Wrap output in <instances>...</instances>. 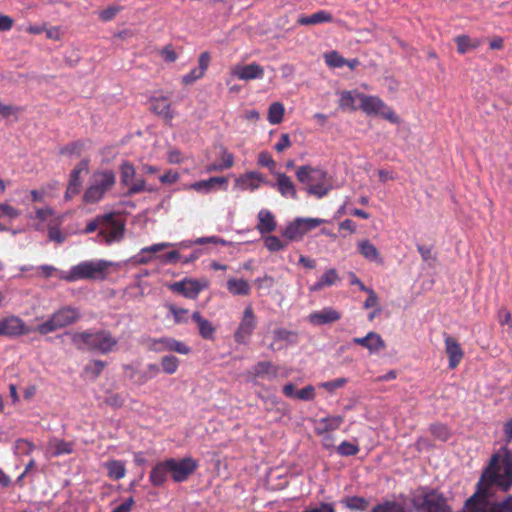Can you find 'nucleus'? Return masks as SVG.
I'll return each mask as SVG.
<instances>
[{
    "mask_svg": "<svg viewBox=\"0 0 512 512\" xmlns=\"http://www.w3.org/2000/svg\"><path fill=\"white\" fill-rule=\"evenodd\" d=\"M109 266L111 263L102 259L82 261L72 266L68 272H60V279L67 282L103 280Z\"/></svg>",
    "mask_w": 512,
    "mask_h": 512,
    "instance_id": "obj_4",
    "label": "nucleus"
},
{
    "mask_svg": "<svg viewBox=\"0 0 512 512\" xmlns=\"http://www.w3.org/2000/svg\"><path fill=\"white\" fill-rule=\"evenodd\" d=\"M120 10H121V8L119 6L112 5L108 8L100 11L99 17L101 20L107 22V21L112 20Z\"/></svg>",
    "mask_w": 512,
    "mask_h": 512,
    "instance_id": "obj_61",
    "label": "nucleus"
},
{
    "mask_svg": "<svg viewBox=\"0 0 512 512\" xmlns=\"http://www.w3.org/2000/svg\"><path fill=\"white\" fill-rule=\"evenodd\" d=\"M106 363L102 360H92L84 368V371L92 379H96L103 371Z\"/></svg>",
    "mask_w": 512,
    "mask_h": 512,
    "instance_id": "obj_47",
    "label": "nucleus"
},
{
    "mask_svg": "<svg viewBox=\"0 0 512 512\" xmlns=\"http://www.w3.org/2000/svg\"><path fill=\"white\" fill-rule=\"evenodd\" d=\"M357 94L358 93L352 92V91H343L340 94V100H339L340 107L343 109L355 110L356 109L355 99L358 98Z\"/></svg>",
    "mask_w": 512,
    "mask_h": 512,
    "instance_id": "obj_48",
    "label": "nucleus"
},
{
    "mask_svg": "<svg viewBox=\"0 0 512 512\" xmlns=\"http://www.w3.org/2000/svg\"><path fill=\"white\" fill-rule=\"evenodd\" d=\"M340 502L345 508L358 512L365 511L370 504L368 499L360 496H347L344 497Z\"/></svg>",
    "mask_w": 512,
    "mask_h": 512,
    "instance_id": "obj_39",
    "label": "nucleus"
},
{
    "mask_svg": "<svg viewBox=\"0 0 512 512\" xmlns=\"http://www.w3.org/2000/svg\"><path fill=\"white\" fill-rule=\"evenodd\" d=\"M150 109L153 113L169 123L175 116L174 111L171 109L170 103H168V97L166 96L150 98Z\"/></svg>",
    "mask_w": 512,
    "mask_h": 512,
    "instance_id": "obj_24",
    "label": "nucleus"
},
{
    "mask_svg": "<svg viewBox=\"0 0 512 512\" xmlns=\"http://www.w3.org/2000/svg\"><path fill=\"white\" fill-rule=\"evenodd\" d=\"M324 222L325 220L320 218L297 217L286 225L281 234L289 242L300 241L307 232Z\"/></svg>",
    "mask_w": 512,
    "mask_h": 512,
    "instance_id": "obj_7",
    "label": "nucleus"
},
{
    "mask_svg": "<svg viewBox=\"0 0 512 512\" xmlns=\"http://www.w3.org/2000/svg\"><path fill=\"white\" fill-rule=\"evenodd\" d=\"M169 476L171 477V470L167 458L153 465L149 474V482L153 487H162L167 482Z\"/></svg>",
    "mask_w": 512,
    "mask_h": 512,
    "instance_id": "obj_22",
    "label": "nucleus"
},
{
    "mask_svg": "<svg viewBox=\"0 0 512 512\" xmlns=\"http://www.w3.org/2000/svg\"><path fill=\"white\" fill-rule=\"evenodd\" d=\"M63 336H69L72 344L78 350L109 354L116 351L118 347V339L105 329H89L82 332L66 331ZM57 337L60 338L62 335Z\"/></svg>",
    "mask_w": 512,
    "mask_h": 512,
    "instance_id": "obj_2",
    "label": "nucleus"
},
{
    "mask_svg": "<svg viewBox=\"0 0 512 512\" xmlns=\"http://www.w3.org/2000/svg\"><path fill=\"white\" fill-rule=\"evenodd\" d=\"M170 245L169 247H176L178 249H189L191 247H193L194 245H204V244H221L223 246H225L227 244V242L218 237V236H206V237H199V238H196L195 240H183V241H180V242H177V243H170L168 242Z\"/></svg>",
    "mask_w": 512,
    "mask_h": 512,
    "instance_id": "obj_29",
    "label": "nucleus"
},
{
    "mask_svg": "<svg viewBox=\"0 0 512 512\" xmlns=\"http://www.w3.org/2000/svg\"><path fill=\"white\" fill-rule=\"evenodd\" d=\"M231 74L243 81L262 79L264 77V68L257 63L236 65L232 68Z\"/></svg>",
    "mask_w": 512,
    "mask_h": 512,
    "instance_id": "obj_20",
    "label": "nucleus"
},
{
    "mask_svg": "<svg viewBox=\"0 0 512 512\" xmlns=\"http://www.w3.org/2000/svg\"><path fill=\"white\" fill-rule=\"evenodd\" d=\"M135 501L133 497L125 499L122 503L114 507L111 512H130Z\"/></svg>",
    "mask_w": 512,
    "mask_h": 512,
    "instance_id": "obj_63",
    "label": "nucleus"
},
{
    "mask_svg": "<svg viewBox=\"0 0 512 512\" xmlns=\"http://www.w3.org/2000/svg\"><path fill=\"white\" fill-rule=\"evenodd\" d=\"M352 343L366 348L370 354H377L386 347L381 335L372 331L364 337L353 338Z\"/></svg>",
    "mask_w": 512,
    "mask_h": 512,
    "instance_id": "obj_21",
    "label": "nucleus"
},
{
    "mask_svg": "<svg viewBox=\"0 0 512 512\" xmlns=\"http://www.w3.org/2000/svg\"><path fill=\"white\" fill-rule=\"evenodd\" d=\"M209 282L206 279L184 278L171 283L168 288L174 293L180 294L188 299H196L201 291L206 289Z\"/></svg>",
    "mask_w": 512,
    "mask_h": 512,
    "instance_id": "obj_11",
    "label": "nucleus"
},
{
    "mask_svg": "<svg viewBox=\"0 0 512 512\" xmlns=\"http://www.w3.org/2000/svg\"><path fill=\"white\" fill-rule=\"evenodd\" d=\"M179 367V359L174 355H165L161 358V368L162 370L172 375L174 374Z\"/></svg>",
    "mask_w": 512,
    "mask_h": 512,
    "instance_id": "obj_46",
    "label": "nucleus"
},
{
    "mask_svg": "<svg viewBox=\"0 0 512 512\" xmlns=\"http://www.w3.org/2000/svg\"><path fill=\"white\" fill-rule=\"evenodd\" d=\"M445 351L449 359V368L455 369L461 362L464 352L460 344L451 336L446 335L444 338Z\"/></svg>",
    "mask_w": 512,
    "mask_h": 512,
    "instance_id": "obj_26",
    "label": "nucleus"
},
{
    "mask_svg": "<svg viewBox=\"0 0 512 512\" xmlns=\"http://www.w3.org/2000/svg\"><path fill=\"white\" fill-rule=\"evenodd\" d=\"M359 450L358 444L349 441H343L337 447V453L344 457L354 456Z\"/></svg>",
    "mask_w": 512,
    "mask_h": 512,
    "instance_id": "obj_50",
    "label": "nucleus"
},
{
    "mask_svg": "<svg viewBox=\"0 0 512 512\" xmlns=\"http://www.w3.org/2000/svg\"><path fill=\"white\" fill-rule=\"evenodd\" d=\"M269 183L266 178L259 172L250 171L240 175L235 180V188L241 191H255L262 184Z\"/></svg>",
    "mask_w": 512,
    "mask_h": 512,
    "instance_id": "obj_18",
    "label": "nucleus"
},
{
    "mask_svg": "<svg viewBox=\"0 0 512 512\" xmlns=\"http://www.w3.org/2000/svg\"><path fill=\"white\" fill-rule=\"evenodd\" d=\"M104 467L107 470V475L113 480H120L125 477L126 467L121 460H110L105 462Z\"/></svg>",
    "mask_w": 512,
    "mask_h": 512,
    "instance_id": "obj_40",
    "label": "nucleus"
},
{
    "mask_svg": "<svg viewBox=\"0 0 512 512\" xmlns=\"http://www.w3.org/2000/svg\"><path fill=\"white\" fill-rule=\"evenodd\" d=\"M171 470V479L176 483H182L189 479L199 467L196 459L187 456L181 459L168 458Z\"/></svg>",
    "mask_w": 512,
    "mask_h": 512,
    "instance_id": "obj_10",
    "label": "nucleus"
},
{
    "mask_svg": "<svg viewBox=\"0 0 512 512\" xmlns=\"http://www.w3.org/2000/svg\"><path fill=\"white\" fill-rule=\"evenodd\" d=\"M53 215V211L50 208H40L36 211V218L40 221L39 224L35 226V229L38 231H43L44 227L42 223L48 221V219Z\"/></svg>",
    "mask_w": 512,
    "mask_h": 512,
    "instance_id": "obj_55",
    "label": "nucleus"
},
{
    "mask_svg": "<svg viewBox=\"0 0 512 512\" xmlns=\"http://www.w3.org/2000/svg\"><path fill=\"white\" fill-rule=\"evenodd\" d=\"M30 332L31 328L16 315H9L0 319V336L16 338Z\"/></svg>",
    "mask_w": 512,
    "mask_h": 512,
    "instance_id": "obj_14",
    "label": "nucleus"
},
{
    "mask_svg": "<svg viewBox=\"0 0 512 512\" xmlns=\"http://www.w3.org/2000/svg\"><path fill=\"white\" fill-rule=\"evenodd\" d=\"M258 164L269 168L271 171L275 168L276 164L270 153L264 151L258 155Z\"/></svg>",
    "mask_w": 512,
    "mask_h": 512,
    "instance_id": "obj_60",
    "label": "nucleus"
},
{
    "mask_svg": "<svg viewBox=\"0 0 512 512\" xmlns=\"http://www.w3.org/2000/svg\"><path fill=\"white\" fill-rule=\"evenodd\" d=\"M65 235L51 223L48 224V239L56 243H63L65 241Z\"/></svg>",
    "mask_w": 512,
    "mask_h": 512,
    "instance_id": "obj_59",
    "label": "nucleus"
},
{
    "mask_svg": "<svg viewBox=\"0 0 512 512\" xmlns=\"http://www.w3.org/2000/svg\"><path fill=\"white\" fill-rule=\"evenodd\" d=\"M228 186V179L226 177H211L209 179L196 181L185 186V189H190L198 193L209 194L218 189L226 190Z\"/></svg>",
    "mask_w": 512,
    "mask_h": 512,
    "instance_id": "obj_17",
    "label": "nucleus"
},
{
    "mask_svg": "<svg viewBox=\"0 0 512 512\" xmlns=\"http://www.w3.org/2000/svg\"><path fill=\"white\" fill-rule=\"evenodd\" d=\"M315 388L312 385H307L297 391L296 399L302 401H312L315 398Z\"/></svg>",
    "mask_w": 512,
    "mask_h": 512,
    "instance_id": "obj_58",
    "label": "nucleus"
},
{
    "mask_svg": "<svg viewBox=\"0 0 512 512\" xmlns=\"http://www.w3.org/2000/svg\"><path fill=\"white\" fill-rule=\"evenodd\" d=\"M272 341L269 350L276 352L295 345L298 342V334L295 331L283 327L275 328L271 333Z\"/></svg>",
    "mask_w": 512,
    "mask_h": 512,
    "instance_id": "obj_15",
    "label": "nucleus"
},
{
    "mask_svg": "<svg viewBox=\"0 0 512 512\" xmlns=\"http://www.w3.org/2000/svg\"><path fill=\"white\" fill-rule=\"evenodd\" d=\"M502 451V455L495 453L491 456L468 503L478 501L481 507H485V497H494L497 492L506 493L512 489V451L507 448Z\"/></svg>",
    "mask_w": 512,
    "mask_h": 512,
    "instance_id": "obj_1",
    "label": "nucleus"
},
{
    "mask_svg": "<svg viewBox=\"0 0 512 512\" xmlns=\"http://www.w3.org/2000/svg\"><path fill=\"white\" fill-rule=\"evenodd\" d=\"M308 318L311 324L320 326L338 321L341 318V313L332 307H324L310 313Z\"/></svg>",
    "mask_w": 512,
    "mask_h": 512,
    "instance_id": "obj_25",
    "label": "nucleus"
},
{
    "mask_svg": "<svg viewBox=\"0 0 512 512\" xmlns=\"http://www.w3.org/2000/svg\"><path fill=\"white\" fill-rule=\"evenodd\" d=\"M271 370H273V376H276L277 369L272 365L270 361H260L256 363L254 366H252L248 370L247 374L249 375L250 378L256 379L270 374Z\"/></svg>",
    "mask_w": 512,
    "mask_h": 512,
    "instance_id": "obj_38",
    "label": "nucleus"
},
{
    "mask_svg": "<svg viewBox=\"0 0 512 512\" xmlns=\"http://www.w3.org/2000/svg\"><path fill=\"white\" fill-rule=\"evenodd\" d=\"M263 242L266 249L270 252H278L284 250L288 243L281 240L275 235L266 234L263 236Z\"/></svg>",
    "mask_w": 512,
    "mask_h": 512,
    "instance_id": "obj_41",
    "label": "nucleus"
},
{
    "mask_svg": "<svg viewBox=\"0 0 512 512\" xmlns=\"http://www.w3.org/2000/svg\"><path fill=\"white\" fill-rule=\"evenodd\" d=\"M81 186L82 181L80 175L77 174V171H71L65 198L69 200L73 196L77 195L80 192Z\"/></svg>",
    "mask_w": 512,
    "mask_h": 512,
    "instance_id": "obj_42",
    "label": "nucleus"
},
{
    "mask_svg": "<svg viewBox=\"0 0 512 512\" xmlns=\"http://www.w3.org/2000/svg\"><path fill=\"white\" fill-rule=\"evenodd\" d=\"M153 350L156 352H176L181 355H187L191 352V348L188 345L172 337H161L159 339H154Z\"/></svg>",
    "mask_w": 512,
    "mask_h": 512,
    "instance_id": "obj_19",
    "label": "nucleus"
},
{
    "mask_svg": "<svg viewBox=\"0 0 512 512\" xmlns=\"http://www.w3.org/2000/svg\"><path fill=\"white\" fill-rule=\"evenodd\" d=\"M256 326L257 320L254 311L251 306H247L243 311L240 324L234 333L235 342L241 345L248 344Z\"/></svg>",
    "mask_w": 512,
    "mask_h": 512,
    "instance_id": "obj_13",
    "label": "nucleus"
},
{
    "mask_svg": "<svg viewBox=\"0 0 512 512\" xmlns=\"http://www.w3.org/2000/svg\"><path fill=\"white\" fill-rule=\"evenodd\" d=\"M272 187L277 186L278 191L283 197L296 198V189L292 180L284 173L277 175V182L271 184Z\"/></svg>",
    "mask_w": 512,
    "mask_h": 512,
    "instance_id": "obj_35",
    "label": "nucleus"
},
{
    "mask_svg": "<svg viewBox=\"0 0 512 512\" xmlns=\"http://www.w3.org/2000/svg\"><path fill=\"white\" fill-rule=\"evenodd\" d=\"M20 216V211L8 203H0V220L12 221Z\"/></svg>",
    "mask_w": 512,
    "mask_h": 512,
    "instance_id": "obj_49",
    "label": "nucleus"
},
{
    "mask_svg": "<svg viewBox=\"0 0 512 512\" xmlns=\"http://www.w3.org/2000/svg\"><path fill=\"white\" fill-rule=\"evenodd\" d=\"M333 21V16L326 10H319L312 15H301L297 23L299 25H318L323 23H330Z\"/></svg>",
    "mask_w": 512,
    "mask_h": 512,
    "instance_id": "obj_32",
    "label": "nucleus"
},
{
    "mask_svg": "<svg viewBox=\"0 0 512 512\" xmlns=\"http://www.w3.org/2000/svg\"><path fill=\"white\" fill-rule=\"evenodd\" d=\"M347 378H337L331 381L322 382L320 387L324 388L328 392L332 393L336 389L343 387L347 383Z\"/></svg>",
    "mask_w": 512,
    "mask_h": 512,
    "instance_id": "obj_57",
    "label": "nucleus"
},
{
    "mask_svg": "<svg viewBox=\"0 0 512 512\" xmlns=\"http://www.w3.org/2000/svg\"><path fill=\"white\" fill-rule=\"evenodd\" d=\"M302 512H335L333 506L329 503H321L314 507H309Z\"/></svg>",
    "mask_w": 512,
    "mask_h": 512,
    "instance_id": "obj_64",
    "label": "nucleus"
},
{
    "mask_svg": "<svg viewBox=\"0 0 512 512\" xmlns=\"http://www.w3.org/2000/svg\"><path fill=\"white\" fill-rule=\"evenodd\" d=\"M80 316L79 309L72 306H63L51 314L45 321L38 324L35 331L41 335H47L75 324L80 319Z\"/></svg>",
    "mask_w": 512,
    "mask_h": 512,
    "instance_id": "obj_5",
    "label": "nucleus"
},
{
    "mask_svg": "<svg viewBox=\"0 0 512 512\" xmlns=\"http://www.w3.org/2000/svg\"><path fill=\"white\" fill-rule=\"evenodd\" d=\"M284 106L279 102H274L268 109V121L272 125L279 124L283 120Z\"/></svg>",
    "mask_w": 512,
    "mask_h": 512,
    "instance_id": "obj_45",
    "label": "nucleus"
},
{
    "mask_svg": "<svg viewBox=\"0 0 512 512\" xmlns=\"http://www.w3.org/2000/svg\"><path fill=\"white\" fill-rule=\"evenodd\" d=\"M116 183V174L111 169H101L94 171L83 194V202L86 204H95L104 199L106 193L110 191Z\"/></svg>",
    "mask_w": 512,
    "mask_h": 512,
    "instance_id": "obj_3",
    "label": "nucleus"
},
{
    "mask_svg": "<svg viewBox=\"0 0 512 512\" xmlns=\"http://www.w3.org/2000/svg\"><path fill=\"white\" fill-rule=\"evenodd\" d=\"M319 279L325 287L332 286L340 280L339 275L334 268L327 270Z\"/></svg>",
    "mask_w": 512,
    "mask_h": 512,
    "instance_id": "obj_54",
    "label": "nucleus"
},
{
    "mask_svg": "<svg viewBox=\"0 0 512 512\" xmlns=\"http://www.w3.org/2000/svg\"><path fill=\"white\" fill-rule=\"evenodd\" d=\"M358 252L368 261L378 264L383 263V259L376 246L368 239H363L357 243Z\"/></svg>",
    "mask_w": 512,
    "mask_h": 512,
    "instance_id": "obj_31",
    "label": "nucleus"
},
{
    "mask_svg": "<svg viewBox=\"0 0 512 512\" xmlns=\"http://www.w3.org/2000/svg\"><path fill=\"white\" fill-rule=\"evenodd\" d=\"M190 318L197 325L199 335L203 339L214 340L216 328L209 320L204 318L202 314L198 311L193 312Z\"/></svg>",
    "mask_w": 512,
    "mask_h": 512,
    "instance_id": "obj_28",
    "label": "nucleus"
},
{
    "mask_svg": "<svg viewBox=\"0 0 512 512\" xmlns=\"http://www.w3.org/2000/svg\"><path fill=\"white\" fill-rule=\"evenodd\" d=\"M325 60L328 66L334 68H341L345 66V58L337 51H332L325 55Z\"/></svg>",
    "mask_w": 512,
    "mask_h": 512,
    "instance_id": "obj_52",
    "label": "nucleus"
},
{
    "mask_svg": "<svg viewBox=\"0 0 512 512\" xmlns=\"http://www.w3.org/2000/svg\"><path fill=\"white\" fill-rule=\"evenodd\" d=\"M47 452L53 457L70 454L73 452V443L63 439L52 438L48 442Z\"/></svg>",
    "mask_w": 512,
    "mask_h": 512,
    "instance_id": "obj_33",
    "label": "nucleus"
},
{
    "mask_svg": "<svg viewBox=\"0 0 512 512\" xmlns=\"http://www.w3.org/2000/svg\"><path fill=\"white\" fill-rule=\"evenodd\" d=\"M492 497H485V507H481L478 501L466 502L468 512H512V495H509L501 502H491Z\"/></svg>",
    "mask_w": 512,
    "mask_h": 512,
    "instance_id": "obj_16",
    "label": "nucleus"
},
{
    "mask_svg": "<svg viewBox=\"0 0 512 512\" xmlns=\"http://www.w3.org/2000/svg\"><path fill=\"white\" fill-rule=\"evenodd\" d=\"M170 312L174 317L175 323L186 324L189 321L188 310L184 308H178L175 306L170 307Z\"/></svg>",
    "mask_w": 512,
    "mask_h": 512,
    "instance_id": "obj_53",
    "label": "nucleus"
},
{
    "mask_svg": "<svg viewBox=\"0 0 512 512\" xmlns=\"http://www.w3.org/2000/svg\"><path fill=\"white\" fill-rule=\"evenodd\" d=\"M169 243L161 242L156 243L151 246H147L142 248L138 254L132 257V261L135 264H148L152 260V255L154 253L160 252L166 248H169Z\"/></svg>",
    "mask_w": 512,
    "mask_h": 512,
    "instance_id": "obj_30",
    "label": "nucleus"
},
{
    "mask_svg": "<svg viewBox=\"0 0 512 512\" xmlns=\"http://www.w3.org/2000/svg\"><path fill=\"white\" fill-rule=\"evenodd\" d=\"M370 512H408V510L399 502L384 501L374 506Z\"/></svg>",
    "mask_w": 512,
    "mask_h": 512,
    "instance_id": "obj_43",
    "label": "nucleus"
},
{
    "mask_svg": "<svg viewBox=\"0 0 512 512\" xmlns=\"http://www.w3.org/2000/svg\"><path fill=\"white\" fill-rule=\"evenodd\" d=\"M455 42L457 44V51L460 54H465L472 49H476L479 45L477 40H472L467 35H459L455 38Z\"/></svg>",
    "mask_w": 512,
    "mask_h": 512,
    "instance_id": "obj_44",
    "label": "nucleus"
},
{
    "mask_svg": "<svg viewBox=\"0 0 512 512\" xmlns=\"http://www.w3.org/2000/svg\"><path fill=\"white\" fill-rule=\"evenodd\" d=\"M120 181L123 186L128 188V196L144 192L146 189L145 180L137 176L134 166L126 161L120 165Z\"/></svg>",
    "mask_w": 512,
    "mask_h": 512,
    "instance_id": "obj_12",
    "label": "nucleus"
},
{
    "mask_svg": "<svg viewBox=\"0 0 512 512\" xmlns=\"http://www.w3.org/2000/svg\"><path fill=\"white\" fill-rule=\"evenodd\" d=\"M296 176L301 183H309L311 181L324 178L326 173L310 166H300L296 172Z\"/></svg>",
    "mask_w": 512,
    "mask_h": 512,
    "instance_id": "obj_37",
    "label": "nucleus"
},
{
    "mask_svg": "<svg viewBox=\"0 0 512 512\" xmlns=\"http://www.w3.org/2000/svg\"><path fill=\"white\" fill-rule=\"evenodd\" d=\"M429 429L432 435L440 441L445 442L450 437V431L444 424H432Z\"/></svg>",
    "mask_w": 512,
    "mask_h": 512,
    "instance_id": "obj_51",
    "label": "nucleus"
},
{
    "mask_svg": "<svg viewBox=\"0 0 512 512\" xmlns=\"http://www.w3.org/2000/svg\"><path fill=\"white\" fill-rule=\"evenodd\" d=\"M160 373V367L157 364L150 363L142 371L133 370L130 378L133 379L137 384L142 385L147 381L155 378Z\"/></svg>",
    "mask_w": 512,
    "mask_h": 512,
    "instance_id": "obj_34",
    "label": "nucleus"
},
{
    "mask_svg": "<svg viewBox=\"0 0 512 512\" xmlns=\"http://www.w3.org/2000/svg\"><path fill=\"white\" fill-rule=\"evenodd\" d=\"M204 73L198 68L192 69L188 74L184 75L182 78V82L185 85L193 84L196 80L202 78Z\"/></svg>",
    "mask_w": 512,
    "mask_h": 512,
    "instance_id": "obj_62",
    "label": "nucleus"
},
{
    "mask_svg": "<svg viewBox=\"0 0 512 512\" xmlns=\"http://www.w3.org/2000/svg\"><path fill=\"white\" fill-rule=\"evenodd\" d=\"M104 216H109V218L102 222L97 241L107 245L121 241L125 231L124 223L114 213H108Z\"/></svg>",
    "mask_w": 512,
    "mask_h": 512,
    "instance_id": "obj_8",
    "label": "nucleus"
},
{
    "mask_svg": "<svg viewBox=\"0 0 512 512\" xmlns=\"http://www.w3.org/2000/svg\"><path fill=\"white\" fill-rule=\"evenodd\" d=\"M83 146L84 144L81 142H73L63 147L60 150V153L69 156H79L82 152Z\"/></svg>",
    "mask_w": 512,
    "mask_h": 512,
    "instance_id": "obj_56",
    "label": "nucleus"
},
{
    "mask_svg": "<svg viewBox=\"0 0 512 512\" xmlns=\"http://www.w3.org/2000/svg\"><path fill=\"white\" fill-rule=\"evenodd\" d=\"M360 100L361 109L368 115H381L386 120L396 123L398 117L394 110L388 107L382 99L377 96H369L365 94H357Z\"/></svg>",
    "mask_w": 512,
    "mask_h": 512,
    "instance_id": "obj_9",
    "label": "nucleus"
},
{
    "mask_svg": "<svg viewBox=\"0 0 512 512\" xmlns=\"http://www.w3.org/2000/svg\"><path fill=\"white\" fill-rule=\"evenodd\" d=\"M257 231L262 235L270 234L277 228V222L273 213L268 209H261L257 215Z\"/></svg>",
    "mask_w": 512,
    "mask_h": 512,
    "instance_id": "obj_27",
    "label": "nucleus"
},
{
    "mask_svg": "<svg viewBox=\"0 0 512 512\" xmlns=\"http://www.w3.org/2000/svg\"><path fill=\"white\" fill-rule=\"evenodd\" d=\"M227 290L233 296H246L251 291V286L243 278H231L227 281Z\"/></svg>",
    "mask_w": 512,
    "mask_h": 512,
    "instance_id": "obj_36",
    "label": "nucleus"
},
{
    "mask_svg": "<svg viewBox=\"0 0 512 512\" xmlns=\"http://www.w3.org/2000/svg\"><path fill=\"white\" fill-rule=\"evenodd\" d=\"M411 502L419 512H452L447 499L435 489H422L412 497Z\"/></svg>",
    "mask_w": 512,
    "mask_h": 512,
    "instance_id": "obj_6",
    "label": "nucleus"
},
{
    "mask_svg": "<svg viewBox=\"0 0 512 512\" xmlns=\"http://www.w3.org/2000/svg\"><path fill=\"white\" fill-rule=\"evenodd\" d=\"M344 422V417L340 415H327L315 421L314 431L317 435L331 433L340 428Z\"/></svg>",
    "mask_w": 512,
    "mask_h": 512,
    "instance_id": "obj_23",
    "label": "nucleus"
}]
</instances>
